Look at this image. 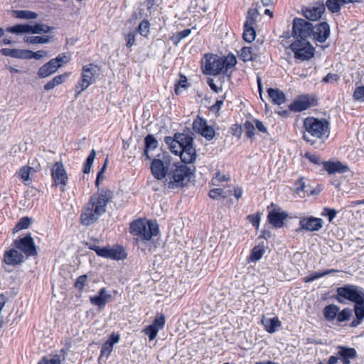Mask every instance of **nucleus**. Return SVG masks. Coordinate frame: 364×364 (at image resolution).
<instances>
[{
	"label": "nucleus",
	"mask_w": 364,
	"mask_h": 364,
	"mask_svg": "<svg viewBox=\"0 0 364 364\" xmlns=\"http://www.w3.org/2000/svg\"><path fill=\"white\" fill-rule=\"evenodd\" d=\"M166 143L170 151L179 156L181 161L163 153L161 159V179L168 189L183 187L190 180L193 172L187 164L193 163L196 159V150L193 146V138L188 134L176 133L173 138L166 137Z\"/></svg>",
	"instance_id": "1"
},
{
	"label": "nucleus",
	"mask_w": 364,
	"mask_h": 364,
	"mask_svg": "<svg viewBox=\"0 0 364 364\" xmlns=\"http://www.w3.org/2000/svg\"><path fill=\"white\" fill-rule=\"evenodd\" d=\"M107 162V158L97 174L95 180L97 191L90 196L87 202L85 203L82 208L80 222L84 226H90L96 223L106 213L107 205L112 201L114 198V192L111 189L107 187L100 188Z\"/></svg>",
	"instance_id": "2"
},
{
	"label": "nucleus",
	"mask_w": 364,
	"mask_h": 364,
	"mask_svg": "<svg viewBox=\"0 0 364 364\" xmlns=\"http://www.w3.org/2000/svg\"><path fill=\"white\" fill-rule=\"evenodd\" d=\"M302 139L314 147L325 144L331 133L330 122L325 118L309 116L303 119Z\"/></svg>",
	"instance_id": "3"
},
{
	"label": "nucleus",
	"mask_w": 364,
	"mask_h": 364,
	"mask_svg": "<svg viewBox=\"0 0 364 364\" xmlns=\"http://www.w3.org/2000/svg\"><path fill=\"white\" fill-rule=\"evenodd\" d=\"M205 62L203 66V73L208 75L216 76L222 73L227 72L237 64V59L234 54L229 53L226 57H220L216 54L206 53L204 55Z\"/></svg>",
	"instance_id": "4"
},
{
	"label": "nucleus",
	"mask_w": 364,
	"mask_h": 364,
	"mask_svg": "<svg viewBox=\"0 0 364 364\" xmlns=\"http://www.w3.org/2000/svg\"><path fill=\"white\" fill-rule=\"evenodd\" d=\"M129 232L142 241H149L158 235L159 226L156 222L140 218L130 223Z\"/></svg>",
	"instance_id": "5"
},
{
	"label": "nucleus",
	"mask_w": 364,
	"mask_h": 364,
	"mask_svg": "<svg viewBox=\"0 0 364 364\" xmlns=\"http://www.w3.org/2000/svg\"><path fill=\"white\" fill-rule=\"evenodd\" d=\"M97 69H98V67L94 63H90L82 66L80 77L74 87L75 99H77L90 85L95 82Z\"/></svg>",
	"instance_id": "6"
},
{
	"label": "nucleus",
	"mask_w": 364,
	"mask_h": 364,
	"mask_svg": "<svg viewBox=\"0 0 364 364\" xmlns=\"http://www.w3.org/2000/svg\"><path fill=\"white\" fill-rule=\"evenodd\" d=\"M363 297V289L353 284H346L343 287H338L335 296L336 301L340 304H344L345 300L355 303Z\"/></svg>",
	"instance_id": "7"
},
{
	"label": "nucleus",
	"mask_w": 364,
	"mask_h": 364,
	"mask_svg": "<svg viewBox=\"0 0 364 364\" xmlns=\"http://www.w3.org/2000/svg\"><path fill=\"white\" fill-rule=\"evenodd\" d=\"M52 187H58L61 192H65L69 178L65 168L61 161H56L50 168Z\"/></svg>",
	"instance_id": "8"
},
{
	"label": "nucleus",
	"mask_w": 364,
	"mask_h": 364,
	"mask_svg": "<svg viewBox=\"0 0 364 364\" xmlns=\"http://www.w3.org/2000/svg\"><path fill=\"white\" fill-rule=\"evenodd\" d=\"M88 248L95 251L100 257L113 260H123L127 256L124 249L119 245H115L113 247L109 248L107 247H100L93 244L90 245Z\"/></svg>",
	"instance_id": "9"
},
{
	"label": "nucleus",
	"mask_w": 364,
	"mask_h": 364,
	"mask_svg": "<svg viewBox=\"0 0 364 364\" xmlns=\"http://www.w3.org/2000/svg\"><path fill=\"white\" fill-rule=\"evenodd\" d=\"M290 48L296 60H308L314 55L315 49L308 41L296 40L290 45Z\"/></svg>",
	"instance_id": "10"
},
{
	"label": "nucleus",
	"mask_w": 364,
	"mask_h": 364,
	"mask_svg": "<svg viewBox=\"0 0 364 364\" xmlns=\"http://www.w3.org/2000/svg\"><path fill=\"white\" fill-rule=\"evenodd\" d=\"M12 245L18 249L19 252H22L26 258L38 255L37 247L31 234L14 240Z\"/></svg>",
	"instance_id": "11"
},
{
	"label": "nucleus",
	"mask_w": 364,
	"mask_h": 364,
	"mask_svg": "<svg viewBox=\"0 0 364 364\" xmlns=\"http://www.w3.org/2000/svg\"><path fill=\"white\" fill-rule=\"evenodd\" d=\"M312 23L300 18L293 20L292 35L296 40L307 41L311 36Z\"/></svg>",
	"instance_id": "12"
},
{
	"label": "nucleus",
	"mask_w": 364,
	"mask_h": 364,
	"mask_svg": "<svg viewBox=\"0 0 364 364\" xmlns=\"http://www.w3.org/2000/svg\"><path fill=\"white\" fill-rule=\"evenodd\" d=\"M25 259V256L16 247L8 248L3 254L2 267L9 272L11 271L6 269L7 267H18L23 263Z\"/></svg>",
	"instance_id": "13"
},
{
	"label": "nucleus",
	"mask_w": 364,
	"mask_h": 364,
	"mask_svg": "<svg viewBox=\"0 0 364 364\" xmlns=\"http://www.w3.org/2000/svg\"><path fill=\"white\" fill-rule=\"evenodd\" d=\"M317 104V100L314 95H301L297 96L289 105L288 108L291 112H301L311 107L316 106Z\"/></svg>",
	"instance_id": "14"
},
{
	"label": "nucleus",
	"mask_w": 364,
	"mask_h": 364,
	"mask_svg": "<svg viewBox=\"0 0 364 364\" xmlns=\"http://www.w3.org/2000/svg\"><path fill=\"white\" fill-rule=\"evenodd\" d=\"M269 210L267 215V221L274 228H281L284 226V221L287 218L288 214L282 211L276 204L271 203L267 206Z\"/></svg>",
	"instance_id": "15"
},
{
	"label": "nucleus",
	"mask_w": 364,
	"mask_h": 364,
	"mask_svg": "<svg viewBox=\"0 0 364 364\" xmlns=\"http://www.w3.org/2000/svg\"><path fill=\"white\" fill-rule=\"evenodd\" d=\"M297 231L316 232L323 228V221L320 218L305 216L300 218Z\"/></svg>",
	"instance_id": "16"
},
{
	"label": "nucleus",
	"mask_w": 364,
	"mask_h": 364,
	"mask_svg": "<svg viewBox=\"0 0 364 364\" xmlns=\"http://www.w3.org/2000/svg\"><path fill=\"white\" fill-rule=\"evenodd\" d=\"M311 38L318 43H324L331 33L330 26L327 22H321L314 26L312 25Z\"/></svg>",
	"instance_id": "17"
},
{
	"label": "nucleus",
	"mask_w": 364,
	"mask_h": 364,
	"mask_svg": "<svg viewBox=\"0 0 364 364\" xmlns=\"http://www.w3.org/2000/svg\"><path fill=\"white\" fill-rule=\"evenodd\" d=\"M305 18L309 21H315L321 18L325 11V6L323 4L316 2L302 9Z\"/></svg>",
	"instance_id": "18"
},
{
	"label": "nucleus",
	"mask_w": 364,
	"mask_h": 364,
	"mask_svg": "<svg viewBox=\"0 0 364 364\" xmlns=\"http://www.w3.org/2000/svg\"><path fill=\"white\" fill-rule=\"evenodd\" d=\"M237 53L239 59L244 63L255 61L259 55V49L256 46H244Z\"/></svg>",
	"instance_id": "19"
},
{
	"label": "nucleus",
	"mask_w": 364,
	"mask_h": 364,
	"mask_svg": "<svg viewBox=\"0 0 364 364\" xmlns=\"http://www.w3.org/2000/svg\"><path fill=\"white\" fill-rule=\"evenodd\" d=\"M112 299V295L107 293L106 288L103 287L99 290L97 295L90 297V301L92 305L97 306L99 309H103L107 302L110 301Z\"/></svg>",
	"instance_id": "20"
},
{
	"label": "nucleus",
	"mask_w": 364,
	"mask_h": 364,
	"mask_svg": "<svg viewBox=\"0 0 364 364\" xmlns=\"http://www.w3.org/2000/svg\"><path fill=\"white\" fill-rule=\"evenodd\" d=\"M337 348V356L341 360L343 364H350V360L357 357V351L354 348L338 346Z\"/></svg>",
	"instance_id": "21"
},
{
	"label": "nucleus",
	"mask_w": 364,
	"mask_h": 364,
	"mask_svg": "<svg viewBox=\"0 0 364 364\" xmlns=\"http://www.w3.org/2000/svg\"><path fill=\"white\" fill-rule=\"evenodd\" d=\"M323 167L328 174H334L336 173H344L349 171L347 165L343 164L341 161H328L323 162Z\"/></svg>",
	"instance_id": "22"
},
{
	"label": "nucleus",
	"mask_w": 364,
	"mask_h": 364,
	"mask_svg": "<svg viewBox=\"0 0 364 364\" xmlns=\"http://www.w3.org/2000/svg\"><path fill=\"white\" fill-rule=\"evenodd\" d=\"M158 141L152 134H148L144 138V147L142 153V157H144L145 160H151V153L152 151L156 149L158 146Z\"/></svg>",
	"instance_id": "23"
},
{
	"label": "nucleus",
	"mask_w": 364,
	"mask_h": 364,
	"mask_svg": "<svg viewBox=\"0 0 364 364\" xmlns=\"http://www.w3.org/2000/svg\"><path fill=\"white\" fill-rule=\"evenodd\" d=\"M354 304L353 310L355 318L350 324L352 328L359 326L364 319V297Z\"/></svg>",
	"instance_id": "24"
},
{
	"label": "nucleus",
	"mask_w": 364,
	"mask_h": 364,
	"mask_svg": "<svg viewBox=\"0 0 364 364\" xmlns=\"http://www.w3.org/2000/svg\"><path fill=\"white\" fill-rule=\"evenodd\" d=\"M59 68V65H55V62L50 59L48 62L42 65L38 71V76L40 78H46L52 74L56 73Z\"/></svg>",
	"instance_id": "25"
},
{
	"label": "nucleus",
	"mask_w": 364,
	"mask_h": 364,
	"mask_svg": "<svg viewBox=\"0 0 364 364\" xmlns=\"http://www.w3.org/2000/svg\"><path fill=\"white\" fill-rule=\"evenodd\" d=\"M272 102L277 105H281L286 102V95L284 92L278 88L269 87L267 90Z\"/></svg>",
	"instance_id": "26"
},
{
	"label": "nucleus",
	"mask_w": 364,
	"mask_h": 364,
	"mask_svg": "<svg viewBox=\"0 0 364 364\" xmlns=\"http://www.w3.org/2000/svg\"><path fill=\"white\" fill-rule=\"evenodd\" d=\"M70 72H65L63 74L55 76L52 80H49L44 85V90L46 91L50 90L58 85L63 84L67 78L70 75Z\"/></svg>",
	"instance_id": "27"
},
{
	"label": "nucleus",
	"mask_w": 364,
	"mask_h": 364,
	"mask_svg": "<svg viewBox=\"0 0 364 364\" xmlns=\"http://www.w3.org/2000/svg\"><path fill=\"white\" fill-rule=\"evenodd\" d=\"M261 322L264 329L269 333L276 332L282 326L281 321L277 316L271 318H263Z\"/></svg>",
	"instance_id": "28"
},
{
	"label": "nucleus",
	"mask_w": 364,
	"mask_h": 364,
	"mask_svg": "<svg viewBox=\"0 0 364 364\" xmlns=\"http://www.w3.org/2000/svg\"><path fill=\"white\" fill-rule=\"evenodd\" d=\"M353 3L354 0H327L326 4L331 13H338L342 5Z\"/></svg>",
	"instance_id": "29"
},
{
	"label": "nucleus",
	"mask_w": 364,
	"mask_h": 364,
	"mask_svg": "<svg viewBox=\"0 0 364 364\" xmlns=\"http://www.w3.org/2000/svg\"><path fill=\"white\" fill-rule=\"evenodd\" d=\"M232 194V191H225V188H214L209 191L208 196L213 199L218 200L220 198L225 199Z\"/></svg>",
	"instance_id": "30"
},
{
	"label": "nucleus",
	"mask_w": 364,
	"mask_h": 364,
	"mask_svg": "<svg viewBox=\"0 0 364 364\" xmlns=\"http://www.w3.org/2000/svg\"><path fill=\"white\" fill-rule=\"evenodd\" d=\"M159 328V315L156 314L154 318V323L151 325L147 326L143 330V332L146 336H148L149 338V340L151 341L156 338L157 333H158Z\"/></svg>",
	"instance_id": "31"
},
{
	"label": "nucleus",
	"mask_w": 364,
	"mask_h": 364,
	"mask_svg": "<svg viewBox=\"0 0 364 364\" xmlns=\"http://www.w3.org/2000/svg\"><path fill=\"white\" fill-rule=\"evenodd\" d=\"M230 180V177L229 174H223L220 171H218L211 178L210 185L213 186H222L223 188H225V186L223 185V183L228 182Z\"/></svg>",
	"instance_id": "32"
},
{
	"label": "nucleus",
	"mask_w": 364,
	"mask_h": 364,
	"mask_svg": "<svg viewBox=\"0 0 364 364\" xmlns=\"http://www.w3.org/2000/svg\"><path fill=\"white\" fill-rule=\"evenodd\" d=\"M339 310L340 308L335 304L327 305L323 309V316L327 321H333Z\"/></svg>",
	"instance_id": "33"
},
{
	"label": "nucleus",
	"mask_w": 364,
	"mask_h": 364,
	"mask_svg": "<svg viewBox=\"0 0 364 364\" xmlns=\"http://www.w3.org/2000/svg\"><path fill=\"white\" fill-rule=\"evenodd\" d=\"M338 272H339V270L336 269H326V270H323V271L319 272H315L312 273L311 274L304 277L303 281L305 283L311 282L316 279H319L322 277H324L327 274H329L331 273Z\"/></svg>",
	"instance_id": "34"
},
{
	"label": "nucleus",
	"mask_w": 364,
	"mask_h": 364,
	"mask_svg": "<svg viewBox=\"0 0 364 364\" xmlns=\"http://www.w3.org/2000/svg\"><path fill=\"white\" fill-rule=\"evenodd\" d=\"M53 27L43 23H36L35 25H28V33L33 34L47 33L53 30Z\"/></svg>",
	"instance_id": "35"
},
{
	"label": "nucleus",
	"mask_w": 364,
	"mask_h": 364,
	"mask_svg": "<svg viewBox=\"0 0 364 364\" xmlns=\"http://www.w3.org/2000/svg\"><path fill=\"white\" fill-rule=\"evenodd\" d=\"M12 15L19 19H35L38 16L36 12L28 10H14Z\"/></svg>",
	"instance_id": "36"
},
{
	"label": "nucleus",
	"mask_w": 364,
	"mask_h": 364,
	"mask_svg": "<svg viewBox=\"0 0 364 364\" xmlns=\"http://www.w3.org/2000/svg\"><path fill=\"white\" fill-rule=\"evenodd\" d=\"M47 55V52L45 50H38L36 52H33L29 50H23L22 59H37L39 60L42 58L44 55Z\"/></svg>",
	"instance_id": "37"
},
{
	"label": "nucleus",
	"mask_w": 364,
	"mask_h": 364,
	"mask_svg": "<svg viewBox=\"0 0 364 364\" xmlns=\"http://www.w3.org/2000/svg\"><path fill=\"white\" fill-rule=\"evenodd\" d=\"M257 16L258 12L257 9H250L247 13L246 20L244 23V26L255 27V26L256 25Z\"/></svg>",
	"instance_id": "38"
},
{
	"label": "nucleus",
	"mask_w": 364,
	"mask_h": 364,
	"mask_svg": "<svg viewBox=\"0 0 364 364\" xmlns=\"http://www.w3.org/2000/svg\"><path fill=\"white\" fill-rule=\"evenodd\" d=\"M264 252L265 250L263 246L257 245L251 250L250 259L252 262L258 261L262 258Z\"/></svg>",
	"instance_id": "39"
},
{
	"label": "nucleus",
	"mask_w": 364,
	"mask_h": 364,
	"mask_svg": "<svg viewBox=\"0 0 364 364\" xmlns=\"http://www.w3.org/2000/svg\"><path fill=\"white\" fill-rule=\"evenodd\" d=\"M256 37V31L253 26H244L242 38L247 43L252 42Z\"/></svg>",
	"instance_id": "40"
},
{
	"label": "nucleus",
	"mask_w": 364,
	"mask_h": 364,
	"mask_svg": "<svg viewBox=\"0 0 364 364\" xmlns=\"http://www.w3.org/2000/svg\"><path fill=\"white\" fill-rule=\"evenodd\" d=\"M50 37L48 36H27L24 38V41L31 44H43L50 41Z\"/></svg>",
	"instance_id": "41"
},
{
	"label": "nucleus",
	"mask_w": 364,
	"mask_h": 364,
	"mask_svg": "<svg viewBox=\"0 0 364 364\" xmlns=\"http://www.w3.org/2000/svg\"><path fill=\"white\" fill-rule=\"evenodd\" d=\"M60 353L63 354V360H65V355L66 354V351L65 349H61ZM62 360L60 359V355H55L54 358L49 359L47 357L44 356L42 359L38 362V364H61Z\"/></svg>",
	"instance_id": "42"
},
{
	"label": "nucleus",
	"mask_w": 364,
	"mask_h": 364,
	"mask_svg": "<svg viewBox=\"0 0 364 364\" xmlns=\"http://www.w3.org/2000/svg\"><path fill=\"white\" fill-rule=\"evenodd\" d=\"M352 99L355 102H364V85L356 86L352 94Z\"/></svg>",
	"instance_id": "43"
},
{
	"label": "nucleus",
	"mask_w": 364,
	"mask_h": 364,
	"mask_svg": "<svg viewBox=\"0 0 364 364\" xmlns=\"http://www.w3.org/2000/svg\"><path fill=\"white\" fill-rule=\"evenodd\" d=\"M31 223V219L29 217L25 216L21 218L14 226L13 232L16 233L21 230L27 229L30 226Z\"/></svg>",
	"instance_id": "44"
},
{
	"label": "nucleus",
	"mask_w": 364,
	"mask_h": 364,
	"mask_svg": "<svg viewBox=\"0 0 364 364\" xmlns=\"http://www.w3.org/2000/svg\"><path fill=\"white\" fill-rule=\"evenodd\" d=\"M0 53L4 56L22 59L23 50L16 48H1Z\"/></svg>",
	"instance_id": "45"
},
{
	"label": "nucleus",
	"mask_w": 364,
	"mask_h": 364,
	"mask_svg": "<svg viewBox=\"0 0 364 364\" xmlns=\"http://www.w3.org/2000/svg\"><path fill=\"white\" fill-rule=\"evenodd\" d=\"M198 134L201 135L206 140L210 141L215 137V132L213 127L207 124Z\"/></svg>",
	"instance_id": "46"
},
{
	"label": "nucleus",
	"mask_w": 364,
	"mask_h": 364,
	"mask_svg": "<svg viewBox=\"0 0 364 364\" xmlns=\"http://www.w3.org/2000/svg\"><path fill=\"white\" fill-rule=\"evenodd\" d=\"M95 155V151L92 149L82 166V172L84 173H90Z\"/></svg>",
	"instance_id": "47"
},
{
	"label": "nucleus",
	"mask_w": 364,
	"mask_h": 364,
	"mask_svg": "<svg viewBox=\"0 0 364 364\" xmlns=\"http://www.w3.org/2000/svg\"><path fill=\"white\" fill-rule=\"evenodd\" d=\"M190 86V84L187 81L186 77L180 73V79L179 80L175 83L174 85V91L175 93L178 95L181 94V88L187 89Z\"/></svg>",
	"instance_id": "48"
},
{
	"label": "nucleus",
	"mask_w": 364,
	"mask_h": 364,
	"mask_svg": "<svg viewBox=\"0 0 364 364\" xmlns=\"http://www.w3.org/2000/svg\"><path fill=\"white\" fill-rule=\"evenodd\" d=\"M31 171H35L33 168L28 166H23L16 172V174L23 181L31 180L30 174Z\"/></svg>",
	"instance_id": "49"
},
{
	"label": "nucleus",
	"mask_w": 364,
	"mask_h": 364,
	"mask_svg": "<svg viewBox=\"0 0 364 364\" xmlns=\"http://www.w3.org/2000/svg\"><path fill=\"white\" fill-rule=\"evenodd\" d=\"M352 316V310L349 308H344L341 311L338 312L336 320L338 323L347 321Z\"/></svg>",
	"instance_id": "50"
},
{
	"label": "nucleus",
	"mask_w": 364,
	"mask_h": 364,
	"mask_svg": "<svg viewBox=\"0 0 364 364\" xmlns=\"http://www.w3.org/2000/svg\"><path fill=\"white\" fill-rule=\"evenodd\" d=\"M6 31L12 33H28V24H16L13 26H9L6 28Z\"/></svg>",
	"instance_id": "51"
},
{
	"label": "nucleus",
	"mask_w": 364,
	"mask_h": 364,
	"mask_svg": "<svg viewBox=\"0 0 364 364\" xmlns=\"http://www.w3.org/2000/svg\"><path fill=\"white\" fill-rule=\"evenodd\" d=\"M149 27L150 23L149 21H147L146 19H144L139 23L136 31V33L139 32L140 35H141L142 36L147 37L149 34Z\"/></svg>",
	"instance_id": "52"
},
{
	"label": "nucleus",
	"mask_w": 364,
	"mask_h": 364,
	"mask_svg": "<svg viewBox=\"0 0 364 364\" xmlns=\"http://www.w3.org/2000/svg\"><path fill=\"white\" fill-rule=\"evenodd\" d=\"M207 120L200 116L198 115L193 122V129L196 133H198L204 126L207 124Z\"/></svg>",
	"instance_id": "53"
},
{
	"label": "nucleus",
	"mask_w": 364,
	"mask_h": 364,
	"mask_svg": "<svg viewBox=\"0 0 364 364\" xmlns=\"http://www.w3.org/2000/svg\"><path fill=\"white\" fill-rule=\"evenodd\" d=\"M87 275L82 274L78 277L74 284V287L79 292H82L85 286L87 284Z\"/></svg>",
	"instance_id": "54"
},
{
	"label": "nucleus",
	"mask_w": 364,
	"mask_h": 364,
	"mask_svg": "<svg viewBox=\"0 0 364 364\" xmlns=\"http://www.w3.org/2000/svg\"><path fill=\"white\" fill-rule=\"evenodd\" d=\"M112 350L113 346H112V344H109V343L105 341L102 346L100 350V357L98 358V360H100L103 357L108 358L110 353H112Z\"/></svg>",
	"instance_id": "55"
},
{
	"label": "nucleus",
	"mask_w": 364,
	"mask_h": 364,
	"mask_svg": "<svg viewBox=\"0 0 364 364\" xmlns=\"http://www.w3.org/2000/svg\"><path fill=\"white\" fill-rule=\"evenodd\" d=\"M151 172L156 181L159 180V159H152L150 166Z\"/></svg>",
	"instance_id": "56"
},
{
	"label": "nucleus",
	"mask_w": 364,
	"mask_h": 364,
	"mask_svg": "<svg viewBox=\"0 0 364 364\" xmlns=\"http://www.w3.org/2000/svg\"><path fill=\"white\" fill-rule=\"evenodd\" d=\"M337 213V210L335 209L324 207L321 213V215L323 217H327L328 221L331 223L336 218Z\"/></svg>",
	"instance_id": "57"
},
{
	"label": "nucleus",
	"mask_w": 364,
	"mask_h": 364,
	"mask_svg": "<svg viewBox=\"0 0 364 364\" xmlns=\"http://www.w3.org/2000/svg\"><path fill=\"white\" fill-rule=\"evenodd\" d=\"M191 29L186 28L180 32L176 33L173 37L172 40L175 44L179 43L182 39L185 38L190 35Z\"/></svg>",
	"instance_id": "58"
},
{
	"label": "nucleus",
	"mask_w": 364,
	"mask_h": 364,
	"mask_svg": "<svg viewBox=\"0 0 364 364\" xmlns=\"http://www.w3.org/2000/svg\"><path fill=\"white\" fill-rule=\"evenodd\" d=\"M244 127L245 129V135L248 139H252L255 136V127L254 124L250 121H245L244 123Z\"/></svg>",
	"instance_id": "59"
},
{
	"label": "nucleus",
	"mask_w": 364,
	"mask_h": 364,
	"mask_svg": "<svg viewBox=\"0 0 364 364\" xmlns=\"http://www.w3.org/2000/svg\"><path fill=\"white\" fill-rule=\"evenodd\" d=\"M247 220L251 223L253 227L258 229L260 224L261 213L257 212V213L249 215Z\"/></svg>",
	"instance_id": "60"
},
{
	"label": "nucleus",
	"mask_w": 364,
	"mask_h": 364,
	"mask_svg": "<svg viewBox=\"0 0 364 364\" xmlns=\"http://www.w3.org/2000/svg\"><path fill=\"white\" fill-rule=\"evenodd\" d=\"M52 60L55 62L56 65H59V68L70 61V58L66 53H61L56 58H52Z\"/></svg>",
	"instance_id": "61"
},
{
	"label": "nucleus",
	"mask_w": 364,
	"mask_h": 364,
	"mask_svg": "<svg viewBox=\"0 0 364 364\" xmlns=\"http://www.w3.org/2000/svg\"><path fill=\"white\" fill-rule=\"evenodd\" d=\"M136 35V31H133L125 35L124 38L126 40V46L127 48H131L133 45L135 44V37Z\"/></svg>",
	"instance_id": "62"
},
{
	"label": "nucleus",
	"mask_w": 364,
	"mask_h": 364,
	"mask_svg": "<svg viewBox=\"0 0 364 364\" xmlns=\"http://www.w3.org/2000/svg\"><path fill=\"white\" fill-rule=\"evenodd\" d=\"M339 78L340 77L337 74L328 73L323 78L322 82L324 83L337 82L339 80Z\"/></svg>",
	"instance_id": "63"
},
{
	"label": "nucleus",
	"mask_w": 364,
	"mask_h": 364,
	"mask_svg": "<svg viewBox=\"0 0 364 364\" xmlns=\"http://www.w3.org/2000/svg\"><path fill=\"white\" fill-rule=\"evenodd\" d=\"M230 131H231V134L233 136L240 137L242 134V129L241 125L237 124H234L231 126Z\"/></svg>",
	"instance_id": "64"
}]
</instances>
